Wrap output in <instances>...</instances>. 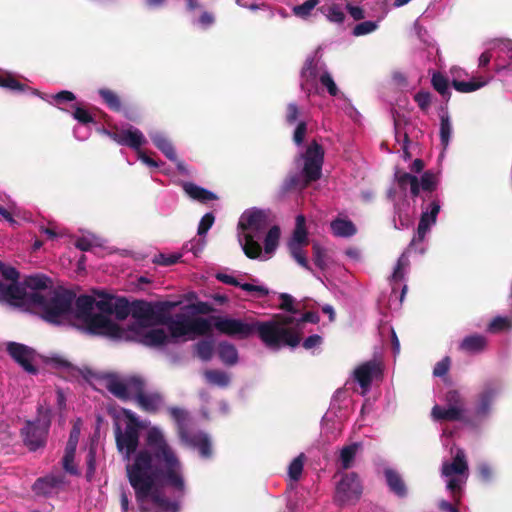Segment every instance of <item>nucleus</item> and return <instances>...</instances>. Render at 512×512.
Masks as SVG:
<instances>
[{"mask_svg": "<svg viewBox=\"0 0 512 512\" xmlns=\"http://www.w3.org/2000/svg\"><path fill=\"white\" fill-rule=\"evenodd\" d=\"M127 478L135 491L138 502L148 498L161 512H177L178 504L170 501L158 489L157 482L183 492L185 483L182 465L160 429L148 430L145 446L136 454L131 464L126 465Z\"/></svg>", "mask_w": 512, "mask_h": 512, "instance_id": "obj_1", "label": "nucleus"}, {"mask_svg": "<svg viewBox=\"0 0 512 512\" xmlns=\"http://www.w3.org/2000/svg\"><path fill=\"white\" fill-rule=\"evenodd\" d=\"M214 327L221 334L238 339H248L257 334L265 346H277L281 337L288 331L280 330L274 323L262 322L253 318L236 319L213 317Z\"/></svg>", "mask_w": 512, "mask_h": 512, "instance_id": "obj_2", "label": "nucleus"}, {"mask_svg": "<svg viewBox=\"0 0 512 512\" xmlns=\"http://www.w3.org/2000/svg\"><path fill=\"white\" fill-rule=\"evenodd\" d=\"M75 293L64 288H52L46 294L30 293L28 306L36 309L43 320L60 324L73 313Z\"/></svg>", "mask_w": 512, "mask_h": 512, "instance_id": "obj_3", "label": "nucleus"}, {"mask_svg": "<svg viewBox=\"0 0 512 512\" xmlns=\"http://www.w3.org/2000/svg\"><path fill=\"white\" fill-rule=\"evenodd\" d=\"M20 273L0 261V302L15 307L28 305V293L19 282Z\"/></svg>", "mask_w": 512, "mask_h": 512, "instance_id": "obj_4", "label": "nucleus"}, {"mask_svg": "<svg viewBox=\"0 0 512 512\" xmlns=\"http://www.w3.org/2000/svg\"><path fill=\"white\" fill-rule=\"evenodd\" d=\"M444 401L447 408L435 405L431 415L436 421H459L471 424L472 418L466 415L465 399L458 390L451 389L446 392Z\"/></svg>", "mask_w": 512, "mask_h": 512, "instance_id": "obj_5", "label": "nucleus"}, {"mask_svg": "<svg viewBox=\"0 0 512 512\" xmlns=\"http://www.w3.org/2000/svg\"><path fill=\"white\" fill-rule=\"evenodd\" d=\"M103 380L105 388L121 401L135 400L146 387L145 380L140 376L121 379L116 374H106Z\"/></svg>", "mask_w": 512, "mask_h": 512, "instance_id": "obj_6", "label": "nucleus"}, {"mask_svg": "<svg viewBox=\"0 0 512 512\" xmlns=\"http://www.w3.org/2000/svg\"><path fill=\"white\" fill-rule=\"evenodd\" d=\"M324 156V148L316 140H312L306 150L300 154L299 157L304 163L302 168L304 187L321 178Z\"/></svg>", "mask_w": 512, "mask_h": 512, "instance_id": "obj_7", "label": "nucleus"}, {"mask_svg": "<svg viewBox=\"0 0 512 512\" xmlns=\"http://www.w3.org/2000/svg\"><path fill=\"white\" fill-rule=\"evenodd\" d=\"M83 324L85 331L91 335L105 336L114 340H124L130 337V333L126 329L103 314L94 313Z\"/></svg>", "mask_w": 512, "mask_h": 512, "instance_id": "obj_8", "label": "nucleus"}, {"mask_svg": "<svg viewBox=\"0 0 512 512\" xmlns=\"http://www.w3.org/2000/svg\"><path fill=\"white\" fill-rule=\"evenodd\" d=\"M176 306L174 302H157L155 304L144 300H135L132 302L131 316L137 320L139 326H148L157 324L165 310H170Z\"/></svg>", "mask_w": 512, "mask_h": 512, "instance_id": "obj_9", "label": "nucleus"}, {"mask_svg": "<svg viewBox=\"0 0 512 512\" xmlns=\"http://www.w3.org/2000/svg\"><path fill=\"white\" fill-rule=\"evenodd\" d=\"M115 443L118 452L122 455L123 460L130 462L132 455L140 451L138 450L140 440V429L132 428L131 426H125L124 430L121 428L119 423H115L114 426ZM135 457H133L134 459Z\"/></svg>", "mask_w": 512, "mask_h": 512, "instance_id": "obj_10", "label": "nucleus"}, {"mask_svg": "<svg viewBox=\"0 0 512 512\" xmlns=\"http://www.w3.org/2000/svg\"><path fill=\"white\" fill-rule=\"evenodd\" d=\"M50 427L49 420L37 418L35 421H26L20 434L24 445L30 451H36L45 447Z\"/></svg>", "mask_w": 512, "mask_h": 512, "instance_id": "obj_11", "label": "nucleus"}, {"mask_svg": "<svg viewBox=\"0 0 512 512\" xmlns=\"http://www.w3.org/2000/svg\"><path fill=\"white\" fill-rule=\"evenodd\" d=\"M363 486L356 472L345 473L336 486L335 499L340 504L358 501L362 495Z\"/></svg>", "mask_w": 512, "mask_h": 512, "instance_id": "obj_12", "label": "nucleus"}, {"mask_svg": "<svg viewBox=\"0 0 512 512\" xmlns=\"http://www.w3.org/2000/svg\"><path fill=\"white\" fill-rule=\"evenodd\" d=\"M270 224L269 213L261 209H250L245 211L238 222V228L246 233H251L256 237L268 228Z\"/></svg>", "mask_w": 512, "mask_h": 512, "instance_id": "obj_13", "label": "nucleus"}, {"mask_svg": "<svg viewBox=\"0 0 512 512\" xmlns=\"http://www.w3.org/2000/svg\"><path fill=\"white\" fill-rule=\"evenodd\" d=\"M127 332L130 333L127 340H133L148 347H160L169 342V336L162 328L131 327Z\"/></svg>", "mask_w": 512, "mask_h": 512, "instance_id": "obj_14", "label": "nucleus"}, {"mask_svg": "<svg viewBox=\"0 0 512 512\" xmlns=\"http://www.w3.org/2000/svg\"><path fill=\"white\" fill-rule=\"evenodd\" d=\"M501 386L498 381H488L483 385L481 392L477 395L473 417L479 420L486 418L490 411L493 400L499 394Z\"/></svg>", "mask_w": 512, "mask_h": 512, "instance_id": "obj_15", "label": "nucleus"}, {"mask_svg": "<svg viewBox=\"0 0 512 512\" xmlns=\"http://www.w3.org/2000/svg\"><path fill=\"white\" fill-rule=\"evenodd\" d=\"M269 322L274 323L280 330H286L288 331L287 334L284 333V335L279 340V343L277 346H267L270 349L278 350L282 346H289L292 348H295L299 345L301 341V332L298 329L299 327H289L295 322V319L292 316H285V315H275L272 320Z\"/></svg>", "mask_w": 512, "mask_h": 512, "instance_id": "obj_16", "label": "nucleus"}, {"mask_svg": "<svg viewBox=\"0 0 512 512\" xmlns=\"http://www.w3.org/2000/svg\"><path fill=\"white\" fill-rule=\"evenodd\" d=\"M354 379L359 383L364 392L368 391L374 379L382 378V365L377 360H369L359 365L354 370Z\"/></svg>", "mask_w": 512, "mask_h": 512, "instance_id": "obj_17", "label": "nucleus"}, {"mask_svg": "<svg viewBox=\"0 0 512 512\" xmlns=\"http://www.w3.org/2000/svg\"><path fill=\"white\" fill-rule=\"evenodd\" d=\"M8 354L28 373L36 374L37 368L32 364L35 351L21 343L10 342L7 345Z\"/></svg>", "mask_w": 512, "mask_h": 512, "instance_id": "obj_18", "label": "nucleus"}, {"mask_svg": "<svg viewBox=\"0 0 512 512\" xmlns=\"http://www.w3.org/2000/svg\"><path fill=\"white\" fill-rule=\"evenodd\" d=\"M169 310L163 312L162 317L158 320V325L167 326L172 338H180L189 334V321L188 317L178 315L175 319L168 314Z\"/></svg>", "mask_w": 512, "mask_h": 512, "instance_id": "obj_19", "label": "nucleus"}, {"mask_svg": "<svg viewBox=\"0 0 512 512\" xmlns=\"http://www.w3.org/2000/svg\"><path fill=\"white\" fill-rule=\"evenodd\" d=\"M22 287L31 289L30 293L46 294V291H50L53 288L52 280L42 274L30 275L24 278Z\"/></svg>", "mask_w": 512, "mask_h": 512, "instance_id": "obj_20", "label": "nucleus"}, {"mask_svg": "<svg viewBox=\"0 0 512 512\" xmlns=\"http://www.w3.org/2000/svg\"><path fill=\"white\" fill-rule=\"evenodd\" d=\"M468 471V464L463 450H457L451 463L445 462L442 465V474L446 477L463 475Z\"/></svg>", "mask_w": 512, "mask_h": 512, "instance_id": "obj_21", "label": "nucleus"}, {"mask_svg": "<svg viewBox=\"0 0 512 512\" xmlns=\"http://www.w3.org/2000/svg\"><path fill=\"white\" fill-rule=\"evenodd\" d=\"M487 347V338L480 334L466 336L459 344V349L468 354H478Z\"/></svg>", "mask_w": 512, "mask_h": 512, "instance_id": "obj_22", "label": "nucleus"}, {"mask_svg": "<svg viewBox=\"0 0 512 512\" xmlns=\"http://www.w3.org/2000/svg\"><path fill=\"white\" fill-rule=\"evenodd\" d=\"M386 483L389 490L400 498L407 496L408 491L406 484L401 475L394 469L387 468L384 471Z\"/></svg>", "mask_w": 512, "mask_h": 512, "instance_id": "obj_23", "label": "nucleus"}, {"mask_svg": "<svg viewBox=\"0 0 512 512\" xmlns=\"http://www.w3.org/2000/svg\"><path fill=\"white\" fill-rule=\"evenodd\" d=\"M182 188L191 199L200 203H207L218 199L215 193L200 187L193 182H184Z\"/></svg>", "mask_w": 512, "mask_h": 512, "instance_id": "obj_24", "label": "nucleus"}, {"mask_svg": "<svg viewBox=\"0 0 512 512\" xmlns=\"http://www.w3.org/2000/svg\"><path fill=\"white\" fill-rule=\"evenodd\" d=\"M75 318L84 322L87 318L93 315V309L95 308V299L89 295H80L78 298L75 297Z\"/></svg>", "mask_w": 512, "mask_h": 512, "instance_id": "obj_25", "label": "nucleus"}, {"mask_svg": "<svg viewBox=\"0 0 512 512\" xmlns=\"http://www.w3.org/2000/svg\"><path fill=\"white\" fill-rule=\"evenodd\" d=\"M162 395L158 392L146 393L145 390L135 399L137 405L145 412L155 413L162 404Z\"/></svg>", "mask_w": 512, "mask_h": 512, "instance_id": "obj_26", "label": "nucleus"}, {"mask_svg": "<svg viewBox=\"0 0 512 512\" xmlns=\"http://www.w3.org/2000/svg\"><path fill=\"white\" fill-rule=\"evenodd\" d=\"M332 233L337 237L349 238L357 233L355 224L346 218L337 217L330 223Z\"/></svg>", "mask_w": 512, "mask_h": 512, "instance_id": "obj_27", "label": "nucleus"}, {"mask_svg": "<svg viewBox=\"0 0 512 512\" xmlns=\"http://www.w3.org/2000/svg\"><path fill=\"white\" fill-rule=\"evenodd\" d=\"M218 356L220 360L227 366H233L238 362V351L236 347L226 341L218 344Z\"/></svg>", "mask_w": 512, "mask_h": 512, "instance_id": "obj_28", "label": "nucleus"}, {"mask_svg": "<svg viewBox=\"0 0 512 512\" xmlns=\"http://www.w3.org/2000/svg\"><path fill=\"white\" fill-rule=\"evenodd\" d=\"M306 219L304 215H298L296 217V225L293 231V235L288 244L296 245H308V232L306 229Z\"/></svg>", "mask_w": 512, "mask_h": 512, "instance_id": "obj_29", "label": "nucleus"}, {"mask_svg": "<svg viewBox=\"0 0 512 512\" xmlns=\"http://www.w3.org/2000/svg\"><path fill=\"white\" fill-rule=\"evenodd\" d=\"M362 444L360 442H354L350 445L344 446L340 451V463L344 470L352 467L357 452L361 449Z\"/></svg>", "mask_w": 512, "mask_h": 512, "instance_id": "obj_30", "label": "nucleus"}, {"mask_svg": "<svg viewBox=\"0 0 512 512\" xmlns=\"http://www.w3.org/2000/svg\"><path fill=\"white\" fill-rule=\"evenodd\" d=\"M431 85L446 102L450 100L451 91L449 89V80L441 72L433 73L431 78Z\"/></svg>", "mask_w": 512, "mask_h": 512, "instance_id": "obj_31", "label": "nucleus"}, {"mask_svg": "<svg viewBox=\"0 0 512 512\" xmlns=\"http://www.w3.org/2000/svg\"><path fill=\"white\" fill-rule=\"evenodd\" d=\"M204 377L210 385L218 386L221 388H225L230 384V376L222 370H206L204 372Z\"/></svg>", "mask_w": 512, "mask_h": 512, "instance_id": "obj_32", "label": "nucleus"}, {"mask_svg": "<svg viewBox=\"0 0 512 512\" xmlns=\"http://www.w3.org/2000/svg\"><path fill=\"white\" fill-rule=\"evenodd\" d=\"M146 142L143 133L132 126L125 130V144L136 151H139L141 146Z\"/></svg>", "mask_w": 512, "mask_h": 512, "instance_id": "obj_33", "label": "nucleus"}, {"mask_svg": "<svg viewBox=\"0 0 512 512\" xmlns=\"http://www.w3.org/2000/svg\"><path fill=\"white\" fill-rule=\"evenodd\" d=\"M152 142L169 160H177L176 151L172 143L165 136L156 134L152 136Z\"/></svg>", "mask_w": 512, "mask_h": 512, "instance_id": "obj_34", "label": "nucleus"}, {"mask_svg": "<svg viewBox=\"0 0 512 512\" xmlns=\"http://www.w3.org/2000/svg\"><path fill=\"white\" fill-rule=\"evenodd\" d=\"M59 478L55 476H46L38 478L33 484V491L36 494H49L51 490L60 484Z\"/></svg>", "mask_w": 512, "mask_h": 512, "instance_id": "obj_35", "label": "nucleus"}, {"mask_svg": "<svg viewBox=\"0 0 512 512\" xmlns=\"http://www.w3.org/2000/svg\"><path fill=\"white\" fill-rule=\"evenodd\" d=\"M189 321V334H196L199 336L207 335L211 333L212 325L210 320L206 318L196 317L188 318Z\"/></svg>", "mask_w": 512, "mask_h": 512, "instance_id": "obj_36", "label": "nucleus"}, {"mask_svg": "<svg viewBox=\"0 0 512 512\" xmlns=\"http://www.w3.org/2000/svg\"><path fill=\"white\" fill-rule=\"evenodd\" d=\"M98 94L110 110L114 112H120L122 110L121 99L114 91L101 88L98 90Z\"/></svg>", "mask_w": 512, "mask_h": 512, "instance_id": "obj_37", "label": "nucleus"}, {"mask_svg": "<svg viewBox=\"0 0 512 512\" xmlns=\"http://www.w3.org/2000/svg\"><path fill=\"white\" fill-rule=\"evenodd\" d=\"M409 266V259L403 253L397 260L393 274L391 276L392 290H396V285L402 282L405 278V268Z\"/></svg>", "mask_w": 512, "mask_h": 512, "instance_id": "obj_38", "label": "nucleus"}, {"mask_svg": "<svg viewBox=\"0 0 512 512\" xmlns=\"http://www.w3.org/2000/svg\"><path fill=\"white\" fill-rule=\"evenodd\" d=\"M97 296L99 299L95 300V308L99 310V314H103L108 317L112 315L113 305L116 297L106 294L104 292H98Z\"/></svg>", "mask_w": 512, "mask_h": 512, "instance_id": "obj_39", "label": "nucleus"}, {"mask_svg": "<svg viewBox=\"0 0 512 512\" xmlns=\"http://www.w3.org/2000/svg\"><path fill=\"white\" fill-rule=\"evenodd\" d=\"M178 436L183 444L192 448H196L202 441V438H206L208 435L202 431L192 433L188 430V428H181Z\"/></svg>", "mask_w": 512, "mask_h": 512, "instance_id": "obj_40", "label": "nucleus"}, {"mask_svg": "<svg viewBox=\"0 0 512 512\" xmlns=\"http://www.w3.org/2000/svg\"><path fill=\"white\" fill-rule=\"evenodd\" d=\"M132 303L124 297H116L113 305V314L119 321L125 320L131 315Z\"/></svg>", "mask_w": 512, "mask_h": 512, "instance_id": "obj_41", "label": "nucleus"}, {"mask_svg": "<svg viewBox=\"0 0 512 512\" xmlns=\"http://www.w3.org/2000/svg\"><path fill=\"white\" fill-rule=\"evenodd\" d=\"M245 244L243 245V251L245 255L250 259H256L260 256L262 248L260 244L254 240L257 238L251 233H245Z\"/></svg>", "mask_w": 512, "mask_h": 512, "instance_id": "obj_42", "label": "nucleus"}, {"mask_svg": "<svg viewBox=\"0 0 512 512\" xmlns=\"http://www.w3.org/2000/svg\"><path fill=\"white\" fill-rule=\"evenodd\" d=\"M280 228L278 226L271 227L264 239V250L267 254L273 253L279 244Z\"/></svg>", "mask_w": 512, "mask_h": 512, "instance_id": "obj_43", "label": "nucleus"}, {"mask_svg": "<svg viewBox=\"0 0 512 512\" xmlns=\"http://www.w3.org/2000/svg\"><path fill=\"white\" fill-rule=\"evenodd\" d=\"M318 4L319 0H306L304 3L294 6L292 13L300 19L307 20Z\"/></svg>", "mask_w": 512, "mask_h": 512, "instance_id": "obj_44", "label": "nucleus"}, {"mask_svg": "<svg viewBox=\"0 0 512 512\" xmlns=\"http://www.w3.org/2000/svg\"><path fill=\"white\" fill-rule=\"evenodd\" d=\"M317 10L325 15L330 22L341 24L345 19V14L336 4L328 7L321 6Z\"/></svg>", "mask_w": 512, "mask_h": 512, "instance_id": "obj_45", "label": "nucleus"}, {"mask_svg": "<svg viewBox=\"0 0 512 512\" xmlns=\"http://www.w3.org/2000/svg\"><path fill=\"white\" fill-rule=\"evenodd\" d=\"M0 87L19 92H24L26 89H28V87L25 84L19 82L13 75L1 72Z\"/></svg>", "mask_w": 512, "mask_h": 512, "instance_id": "obj_46", "label": "nucleus"}, {"mask_svg": "<svg viewBox=\"0 0 512 512\" xmlns=\"http://www.w3.org/2000/svg\"><path fill=\"white\" fill-rule=\"evenodd\" d=\"M196 355L203 361L211 360L214 351L213 340H201L195 345Z\"/></svg>", "mask_w": 512, "mask_h": 512, "instance_id": "obj_47", "label": "nucleus"}, {"mask_svg": "<svg viewBox=\"0 0 512 512\" xmlns=\"http://www.w3.org/2000/svg\"><path fill=\"white\" fill-rule=\"evenodd\" d=\"M305 245L288 244L289 252L292 258L303 268L310 270L307 256L303 250Z\"/></svg>", "mask_w": 512, "mask_h": 512, "instance_id": "obj_48", "label": "nucleus"}, {"mask_svg": "<svg viewBox=\"0 0 512 512\" xmlns=\"http://www.w3.org/2000/svg\"><path fill=\"white\" fill-rule=\"evenodd\" d=\"M452 134V125L448 115H442L440 118V140L444 148L449 144Z\"/></svg>", "mask_w": 512, "mask_h": 512, "instance_id": "obj_49", "label": "nucleus"}, {"mask_svg": "<svg viewBox=\"0 0 512 512\" xmlns=\"http://www.w3.org/2000/svg\"><path fill=\"white\" fill-rule=\"evenodd\" d=\"M419 183L423 191L433 192L437 189V175L433 173L431 170H427L422 174Z\"/></svg>", "mask_w": 512, "mask_h": 512, "instance_id": "obj_50", "label": "nucleus"}, {"mask_svg": "<svg viewBox=\"0 0 512 512\" xmlns=\"http://www.w3.org/2000/svg\"><path fill=\"white\" fill-rule=\"evenodd\" d=\"M304 454H300L290 463L288 467V475L293 481H298L302 475L304 467Z\"/></svg>", "mask_w": 512, "mask_h": 512, "instance_id": "obj_51", "label": "nucleus"}, {"mask_svg": "<svg viewBox=\"0 0 512 512\" xmlns=\"http://www.w3.org/2000/svg\"><path fill=\"white\" fill-rule=\"evenodd\" d=\"M485 82H478V81H459V80H453L452 86L453 88L460 92V93H470L473 91H476L480 89L482 86H484Z\"/></svg>", "mask_w": 512, "mask_h": 512, "instance_id": "obj_52", "label": "nucleus"}, {"mask_svg": "<svg viewBox=\"0 0 512 512\" xmlns=\"http://www.w3.org/2000/svg\"><path fill=\"white\" fill-rule=\"evenodd\" d=\"M432 225L433 224L428 222L427 220H425V218H420L418 227H417V232L414 235V237L412 238V240L409 244V247H413L417 243L423 242L426 237L427 232L430 230V227Z\"/></svg>", "mask_w": 512, "mask_h": 512, "instance_id": "obj_53", "label": "nucleus"}, {"mask_svg": "<svg viewBox=\"0 0 512 512\" xmlns=\"http://www.w3.org/2000/svg\"><path fill=\"white\" fill-rule=\"evenodd\" d=\"M74 111L72 112V116L75 120H77L82 125H88L90 123H94L95 120L91 113L84 107L79 104L73 105Z\"/></svg>", "mask_w": 512, "mask_h": 512, "instance_id": "obj_54", "label": "nucleus"}, {"mask_svg": "<svg viewBox=\"0 0 512 512\" xmlns=\"http://www.w3.org/2000/svg\"><path fill=\"white\" fill-rule=\"evenodd\" d=\"M511 328V320L508 317L497 316L488 325V331L498 333Z\"/></svg>", "mask_w": 512, "mask_h": 512, "instance_id": "obj_55", "label": "nucleus"}, {"mask_svg": "<svg viewBox=\"0 0 512 512\" xmlns=\"http://www.w3.org/2000/svg\"><path fill=\"white\" fill-rule=\"evenodd\" d=\"M447 489L451 493L452 500L460 503L462 497V481L459 478L451 477L447 482Z\"/></svg>", "mask_w": 512, "mask_h": 512, "instance_id": "obj_56", "label": "nucleus"}, {"mask_svg": "<svg viewBox=\"0 0 512 512\" xmlns=\"http://www.w3.org/2000/svg\"><path fill=\"white\" fill-rule=\"evenodd\" d=\"M439 212L440 202L438 199H434L431 201L427 209L421 213L420 218H425L428 222L435 224Z\"/></svg>", "mask_w": 512, "mask_h": 512, "instance_id": "obj_57", "label": "nucleus"}, {"mask_svg": "<svg viewBox=\"0 0 512 512\" xmlns=\"http://www.w3.org/2000/svg\"><path fill=\"white\" fill-rule=\"evenodd\" d=\"M313 250V261L315 265L320 269H325L326 267V250L317 242H314L312 245Z\"/></svg>", "mask_w": 512, "mask_h": 512, "instance_id": "obj_58", "label": "nucleus"}, {"mask_svg": "<svg viewBox=\"0 0 512 512\" xmlns=\"http://www.w3.org/2000/svg\"><path fill=\"white\" fill-rule=\"evenodd\" d=\"M319 81H320L321 85L327 89L328 93L331 96L338 95V93H339L338 87L329 72H327V71L323 72L319 77Z\"/></svg>", "mask_w": 512, "mask_h": 512, "instance_id": "obj_59", "label": "nucleus"}, {"mask_svg": "<svg viewBox=\"0 0 512 512\" xmlns=\"http://www.w3.org/2000/svg\"><path fill=\"white\" fill-rule=\"evenodd\" d=\"M395 177L400 189L402 190H405L408 185L411 186L413 183L419 180L416 176L408 172H402L400 170L396 171Z\"/></svg>", "mask_w": 512, "mask_h": 512, "instance_id": "obj_60", "label": "nucleus"}, {"mask_svg": "<svg viewBox=\"0 0 512 512\" xmlns=\"http://www.w3.org/2000/svg\"><path fill=\"white\" fill-rule=\"evenodd\" d=\"M431 98V93L424 90L417 92L413 97L414 101L423 112H426L429 109L431 105Z\"/></svg>", "mask_w": 512, "mask_h": 512, "instance_id": "obj_61", "label": "nucleus"}, {"mask_svg": "<svg viewBox=\"0 0 512 512\" xmlns=\"http://www.w3.org/2000/svg\"><path fill=\"white\" fill-rule=\"evenodd\" d=\"M301 76L307 81L313 80L317 77V65L314 58H308L301 70Z\"/></svg>", "mask_w": 512, "mask_h": 512, "instance_id": "obj_62", "label": "nucleus"}, {"mask_svg": "<svg viewBox=\"0 0 512 512\" xmlns=\"http://www.w3.org/2000/svg\"><path fill=\"white\" fill-rule=\"evenodd\" d=\"M74 457H75V452L65 450V454H64V457L62 460L63 468L66 472H68L71 475H78L79 471H78L76 465L74 464Z\"/></svg>", "mask_w": 512, "mask_h": 512, "instance_id": "obj_63", "label": "nucleus"}, {"mask_svg": "<svg viewBox=\"0 0 512 512\" xmlns=\"http://www.w3.org/2000/svg\"><path fill=\"white\" fill-rule=\"evenodd\" d=\"M170 415L177 423V431H181V428H187V413L180 408L173 407L170 409Z\"/></svg>", "mask_w": 512, "mask_h": 512, "instance_id": "obj_64", "label": "nucleus"}]
</instances>
